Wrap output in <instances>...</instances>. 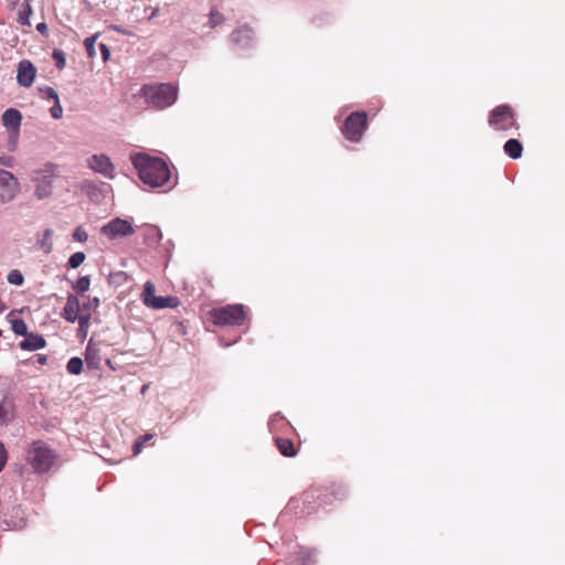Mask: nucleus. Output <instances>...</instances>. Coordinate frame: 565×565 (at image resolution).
<instances>
[{"mask_svg": "<svg viewBox=\"0 0 565 565\" xmlns=\"http://www.w3.org/2000/svg\"><path fill=\"white\" fill-rule=\"evenodd\" d=\"M130 160L140 180L151 188L162 186L171 178L170 170L161 158L138 152L131 154Z\"/></svg>", "mask_w": 565, "mask_h": 565, "instance_id": "f257e3e1", "label": "nucleus"}, {"mask_svg": "<svg viewBox=\"0 0 565 565\" xmlns=\"http://www.w3.org/2000/svg\"><path fill=\"white\" fill-rule=\"evenodd\" d=\"M148 106L164 109L177 100V88L171 84H146L140 90Z\"/></svg>", "mask_w": 565, "mask_h": 565, "instance_id": "f03ea898", "label": "nucleus"}, {"mask_svg": "<svg viewBox=\"0 0 565 565\" xmlns=\"http://www.w3.org/2000/svg\"><path fill=\"white\" fill-rule=\"evenodd\" d=\"M26 460L35 472L44 473L54 466L56 456L45 443L38 440L29 447Z\"/></svg>", "mask_w": 565, "mask_h": 565, "instance_id": "7ed1b4c3", "label": "nucleus"}, {"mask_svg": "<svg viewBox=\"0 0 565 565\" xmlns=\"http://www.w3.org/2000/svg\"><path fill=\"white\" fill-rule=\"evenodd\" d=\"M227 43L237 54L248 53L257 43L255 31L247 24L239 25L230 33Z\"/></svg>", "mask_w": 565, "mask_h": 565, "instance_id": "20e7f679", "label": "nucleus"}, {"mask_svg": "<svg viewBox=\"0 0 565 565\" xmlns=\"http://www.w3.org/2000/svg\"><path fill=\"white\" fill-rule=\"evenodd\" d=\"M211 319L216 326H241L245 319L243 305H227L211 310Z\"/></svg>", "mask_w": 565, "mask_h": 565, "instance_id": "39448f33", "label": "nucleus"}, {"mask_svg": "<svg viewBox=\"0 0 565 565\" xmlns=\"http://www.w3.org/2000/svg\"><path fill=\"white\" fill-rule=\"evenodd\" d=\"M489 125L495 130L509 131L519 129L515 114L509 105L494 107L489 114Z\"/></svg>", "mask_w": 565, "mask_h": 565, "instance_id": "423d86ee", "label": "nucleus"}, {"mask_svg": "<svg viewBox=\"0 0 565 565\" xmlns=\"http://www.w3.org/2000/svg\"><path fill=\"white\" fill-rule=\"evenodd\" d=\"M56 174V166L47 163L43 169L34 171L32 180L35 182V196L40 200L52 194L53 179Z\"/></svg>", "mask_w": 565, "mask_h": 565, "instance_id": "0eeeda50", "label": "nucleus"}, {"mask_svg": "<svg viewBox=\"0 0 565 565\" xmlns=\"http://www.w3.org/2000/svg\"><path fill=\"white\" fill-rule=\"evenodd\" d=\"M367 126V115L365 111H354L349 115L342 127L345 138L352 142H359Z\"/></svg>", "mask_w": 565, "mask_h": 565, "instance_id": "6e6552de", "label": "nucleus"}, {"mask_svg": "<svg viewBox=\"0 0 565 565\" xmlns=\"http://www.w3.org/2000/svg\"><path fill=\"white\" fill-rule=\"evenodd\" d=\"M100 233L109 239H117L132 235L135 228L130 221L115 217L102 226Z\"/></svg>", "mask_w": 565, "mask_h": 565, "instance_id": "1a4fd4ad", "label": "nucleus"}, {"mask_svg": "<svg viewBox=\"0 0 565 565\" xmlns=\"http://www.w3.org/2000/svg\"><path fill=\"white\" fill-rule=\"evenodd\" d=\"M19 191V182L15 177L0 169V203L4 204L12 201Z\"/></svg>", "mask_w": 565, "mask_h": 565, "instance_id": "9d476101", "label": "nucleus"}, {"mask_svg": "<svg viewBox=\"0 0 565 565\" xmlns=\"http://www.w3.org/2000/svg\"><path fill=\"white\" fill-rule=\"evenodd\" d=\"M88 167L105 178L110 180L115 178V167L110 158L104 153L92 156L88 160Z\"/></svg>", "mask_w": 565, "mask_h": 565, "instance_id": "9b49d317", "label": "nucleus"}, {"mask_svg": "<svg viewBox=\"0 0 565 565\" xmlns=\"http://www.w3.org/2000/svg\"><path fill=\"white\" fill-rule=\"evenodd\" d=\"M36 68L28 61L23 60L18 64L17 82L20 86L30 87L35 78Z\"/></svg>", "mask_w": 565, "mask_h": 565, "instance_id": "f8f14e48", "label": "nucleus"}, {"mask_svg": "<svg viewBox=\"0 0 565 565\" xmlns=\"http://www.w3.org/2000/svg\"><path fill=\"white\" fill-rule=\"evenodd\" d=\"M2 125L10 134L18 135L22 121V114L15 108H8L1 116Z\"/></svg>", "mask_w": 565, "mask_h": 565, "instance_id": "ddd939ff", "label": "nucleus"}, {"mask_svg": "<svg viewBox=\"0 0 565 565\" xmlns=\"http://www.w3.org/2000/svg\"><path fill=\"white\" fill-rule=\"evenodd\" d=\"M81 302L75 295L70 294L66 298V303L63 308L62 317L71 323L76 322L78 317H81Z\"/></svg>", "mask_w": 565, "mask_h": 565, "instance_id": "4468645a", "label": "nucleus"}, {"mask_svg": "<svg viewBox=\"0 0 565 565\" xmlns=\"http://www.w3.org/2000/svg\"><path fill=\"white\" fill-rule=\"evenodd\" d=\"M14 418V405L4 391H0V426H7Z\"/></svg>", "mask_w": 565, "mask_h": 565, "instance_id": "2eb2a0df", "label": "nucleus"}, {"mask_svg": "<svg viewBox=\"0 0 565 565\" xmlns=\"http://www.w3.org/2000/svg\"><path fill=\"white\" fill-rule=\"evenodd\" d=\"M100 350L90 340L85 350V362L88 369L98 370L100 367Z\"/></svg>", "mask_w": 565, "mask_h": 565, "instance_id": "dca6fc26", "label": "nucleus"}, {"mask_svg": "<svg viewBox=\"0 0 565 565\" xmlns=\"http://www.w3.org/2000/svg\"><path fill=\"white\" fill-rule=\"evenodd\" d=\"M46 344L45 339L38 333H29L25 339L19 343L21 350L35 351L44 348Z\"/></svg>", "mask_w": 565, "mask_h": 565, "instance_id": "f3484780", "label": "nucleus"}, {"mask_svg": "<svg viewBox=\"0 0 565 565\" xmlns=\"http://www.w3.org/2000/svg\"><path fill=\"white\" fill-rule=\"evenodd\" d=\"M53 234L54 232L51 228H46L44 232L36 234L35 246L46 255L53 250Z\"/></svg>", "mask_w": 565, "mask_h": 565, "instance_id": "a211bd4d", "label": "nucleus"}, {"mask_svg": "<svg viewBox=\"0 0 565 565\" xmlns=\"http://www.w3.org/2000/svg\"><path fill=\"white\" fill-rule=\"evenodd\" d=\"M316 551L301 547L292 559L294 565H315Z\"/></svg>", "mask_w": 565, "mask_h": 565, "instance_id": "6ab92c4d", "label": "nucleus"}, {"mask_svg": "<svg viewBox=\"0 0 565 565\" xmlns=\"http://www.w3.org/2000/svg\"><path fill=\"white\" fill-rule=\"evenodd\" d=\"M503 150L511 159H519L522 157L523 146L518 139L511 138L504 143Z\"/></svg>", "mask_w": 565, "mask_h": 565, "instance_id": "aec40b11", "label": "nucleus"}, {"mask_svg": "<svg viewBox=\"0 0 565 565\" xmlns=\"http://www.w3.org/2000/svg\"><path fill=\"white\" fill-rule=\"evenodd\" d=\"M276 445L278 447L279 452L285 457H295L297 454L294 443L290 439L277 438Z\"/></svg>", "mask_w": 565, "mask_h": 565, "instance_id": "412c9836", "label": "nucleus"}, {"mask_svg": "<svg viewBox=\"0 0 565 565\" xmlns=\"http://www.w3.org/2000/svg\"><path fill=\"white\" fill-rule=\"evenodd\" d=\"M32 14V8L30 0H24V2L21 4V8L18 11V22L21 25H31L30 22V15Z\"/></svg>", "mask_w": 565, "mask_h": 565, "instance_id": "4be33fe9", "label": "nucleus"}, {"mask_svg": "<svg viewBox=\"0 0 565 565\" xmlns=\"http://www.w3.org/2000/svg\"><path fill=\"white\" fill-rule=\"evenodd\" d=\"M92 313H82L76 321H78L77 338L81 340L86 339L88 334Z\"/></svg>", "mask_w": 565, "mask_h": 565, "instance_id": "5701e85b", "label": "nucleus"}, {"mask_svg": "<svg viewBox=\"0 0 565 565\" xmlns=\"http://www.w3.org/2000/svg\"><path fill=\"white\" fill-rule=\"evenodd\" d=\"M177 306V300L174 297H158L156 296V298L153 299V301L151 302V305L149 306L150 308H153V309H163V308H173Z\"/></svg>", "mask_w": 565, "mask_h": 565, "instance_id": "b1692460", "label": "nucleus"}, {"mask_svg": "<svg viewBox=\"0 0 565 565\" xmlns=\"http://www.w3.org/2000/svg\"><path fill=\"white\" fill-rule=\"evenodd\" d=\"M156 288L154 285L151 281H147L145 284L142 297H143V303L149 307L153 299L156 298Z\"/></svg>", "mask_w": 565, "mask_h": 565, "instance_id": "393cba45", "label": "nucleus"}, {"mask_svg": "<svg viewBox=\"0 0 565 565\" xmlns=\"http://www.w3.org/2000/svg\"><path fill=\"white\" fill-rule=\"evenodd\" d=\"M66 370L70 374H79L83 370V360L78 356L71 358L67 362Z\"/></svg>", "mask_w": 565, "mask_h": 565, "instance_id": "a878e982", "label": "nucleus"}, {"mask_svg": "<svg viewBox=\"0 0 565 565\" xmlns=\"http://www.w3.org/2000/svg\"><path fill=\"white\" fill-rule=\"evenodd\" d=\"M224 21V15L217 9H212L210 11L207 25L211 29H215L216 26L221 25Z\"/></svg>", "mask_w": 565, "mask_h": 565, "instance_id": "bb28decb", "label": "nucleus"}, {"mask_svg": "<svg viewBox=\"0 0 565 565\" xmlns=\"http://www.w3.org/2000/svg\"><path fill=\"white\" fill-rule=\"evenodd\" d=\"M12 330L18 335L25 337L26 334H29L28 326L23 319H14L12 321Z\"/></svg>", "mask_w": 565, "mask_h": 565, "instance_id": "cd10ccee", "label": "nucleus"}, {"mask_svg": "<svg viewBox=\"0 0 565 565\" xmlns=\"http://www.w3.org/2000/svg\"><path fill=\"white\" fill-rule=\"evenodd\" d=\"M7 279H8V282L15 285V286H21L24 282V277H23L22 273L18 269H12L8 274Z\"/></svg>", "mask_w": 565, "mask_h": 565, "instance_id": "c85d7f7f", "label": "nucleus"}, {"mask_svg": "<svg viewBox=\"0 0 565 565\" xmlns=\"http://www.w3.org/2000/svg\"><path fill=\"white\" fill-rule=\"evenodd\" d=\"M98 36H99V33H96L93 36L85 39V41H84V45L86 47L87 54L90 57L96 56L95 43H96V40Z\"/></svg>", "mask_w": 565, "mask_h": 565, "instance_id": "c756f323", "label": "nucleus"}, {"mask_svg": "<svg viewBox=\"0 0 565 565\" xmlns=\"http://www.w3.org/2000/svg\"><path fill=\"white\" fill-rule=\"evenodd\" d=\"M85 258L86 256L83 252H76L68 258V266L75 269L84 263Z\"/></svg>", "mask_w": 565, "mask_h": 565, "instance_id": "7c9ffc66", "label": "nucleus"}, {"mask_svg": "<svg viewBox=\"0 0 565 565\" xmlns=\"http://www.w3.org/2000/svg\"><path fill=\"white\" fill-rule=\"evenodd\" d=\"M89 286H90L89 277L83 276L76 280V282L74 284L73 287L77 292H85L89 289Z\"/></svg>", "mask_w": 565, "mask_h": 565, "instance_id": "2f4dec72", "label": "nucleus"}, {"mask_svg": "<svg viewBox=\"0 0 565 565\" xmlns=\"http://www.w3.org/2000/svg\"><path fill=\"white\" fill-rule=\"evenodd\" d=\"M99 303L100 301L99 298L97 297H94L93 299H89L88 301L81 303L82 313H90L92 310H95L99 307Z\"/></svg>", "mask_w": 565, "mask_h": 565, "instance_id": "473e14b6", "label": "nucleus"}, {"mask_svg": "<svg viewBox=\"0 0 565 565\" xmlns=\"http://www.w3.org/2000/svg\"><path fill=\"white\" fill-rule=\"evenodd\" d=\"M52 56H53V58L56 63V67L58 70H62L65 67L66 61H65V54L63 51L54 50Z\"/></svg>", "mask_w": 565, "mask_h": 565, "instance_id": "72a5a7b5", "label": "nucleus"}, {"mask_svg": "<svg viewBox=\"0 0 565 565\" xmlns=\"http://www.w3.org/2000/svg\"><path fill=\"white\" fill-rule=\"evenodd\" d=\"M73 238L76 242L84 243L87 241L88 235H87V232L82 226H78L75 228V231L73 233Z\"/></svg>", "mask_w": 565, "mask_h": 565, "instance_id": "f704fd0d", "label": "nucleus"}, {"mask_svg": "<svg viewBox=\"0 0 565 565\" xmlns=\"http://www.w3.org/2000/svg\"><path fill=\"white\" fill-rule=\"evenodd\" d=\"M50 114L54 119H60L63 115V108L60 104V99L54 102V105L50 109Z\"/></svg>", "mask_w": 565, "mask_h": 565, "instance_id": "c9c22d12", "label": "nucleus"}, {"mask_svg": "<svg viewBox=\"0 0 565 565\" xmlns=\"http://www.w3.org/2000/svg\"><path fill=\"white\" fill-rule=\"evenodd\" d=\"M7 462V450L4 445L0 441V471L3 469Z\"/></svg>", "mask_w": 565, "mask_h": 565, "instance_id": "e433bc0d", "label": "nucleus"}, {"mask_svg": "<svg viewBox=\"0 0 565 565\" xmlns=\"http://www.w3.org/2000/svg\"><path fill=\"white\" fill-rule=\"evenodd\" d=\"M43 93L45 94V97L49 99H53L54 102L58 100V95L52 87H46Z\"/></svg>", "mask_w": 565, "mask_h": 565, "instance_id": "4c0bfd02", "label": "nucleus"}, {"mask_svg": "<svg viewBox=\"0 0 565 565\" xmlns=\"http://www.w3.org/2000/svg\"><path fill=\"white\" fill-rule=\"evenodd\" d=\"M99 50H100V52H102L103 60L106 62V61L109 58V56H110V50H109V47H108L106 44L100 43V44H99Z\"/></svg>", "mask_w": 565, "mask_h": 565, "instance_id": "58836bf2", "label": "nucleus"}, {"mask_svg": "<svg viewBox=\"0 0 565 565\" xmlns=\"http://www.w3.org/2000/svg\"><path fill=\"white\" fill-rule=\"evenodd\" d=\"M142 446H143V441L141 440H136L134 446H132V450H134V455L137 456L138 454L141 452V449H142Z\"/></svg>", "mask_w": 565, "mask_h": 565, "instance_id": "ea45409f", "label": "nucleus"}, {"mask_svg": "<svg viewBox=\"0 0 565 565\" xmlns=\"http://www.w3.org/2000/svg\"><path fill=\"white\" fill-rule=\"evenodd\" d=\"M36 30L41 33V34H47V25L45 22H41L36 25Z\"/></svg>", "mask_w": 565, "mask_h": 565, "instance_id": "a19ab883", "label": "nucleus"}, {"mask_svg": "<svg viewBox=\"0 0 565 565\" xmlns=\"http://www.w3.org/2000/svg\"><path fill=\"white\" fill-rule=\"evenodd\" d=\"M151 438H152V435H151V434H146V435H143V436H141V437H139V438H138V440H141V441H143V444H145L146 441H148V440H149V439H151Z\"/></svg>", "mask_w": 565, "mask_h": 565, "instance_id": "79ce46f5", "label": "nucleus"}, {"mask_svg": "<svg viewBox=\"0 0 565 565\" xmlns=\"http://www.w3.org/2000/svg\"><path fill=\"white\" fill-rule=\"evenodd\" d=\"M38 361H39V363H41V364H45V363H46V361H47V358H46L45 355H41V354H40V355H38Z\"/></svg>", "mask_w": 565, "mask_h": 565, "instance_id": "37998d69", "label": "nucleus"}, {"mask_svg": "<svg viewBox=\"0 0 565 565\" xmlns=\"http://www.w3.org/2000/svg\"><path fill=\"white\" fill-rule=\"evenodd\" d=\"M84 188H85V189H93V190H95V189H96V186H95L94 184H92L90 182H86V183L84 184Z\"/></svg>", "mask_w": 565, "mask_h": 565, "instance_id": "c03bdc74", "label": "nucleus"}, {"mask_svg": "<svg viewBox=\"0 0 565 565\" xmlns=\"http://www.w3.org/2000/svg\"><path fill=\"white\" fill-rule=\"evenodd\" d=\"M113 29H114L115 31L119 32V33H122L121 28H120V26H118V25H114V26H113Z\"/></svg>", "mask_w": 565, "mask_h": 565, "instance_id": "a18cd8bd", "label": "nucleus"}]
</instances>
